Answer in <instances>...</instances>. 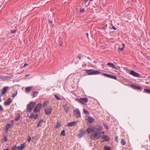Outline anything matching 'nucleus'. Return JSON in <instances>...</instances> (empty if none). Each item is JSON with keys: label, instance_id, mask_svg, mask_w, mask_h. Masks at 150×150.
Here are the masks:
<instances>
[{"label": "nucleus", "instance_id": "9b49d317", "mask_svg": "<svg viewBox=\"0 0 150 150\" xmlns=\"http://www.w3.org/2000/svg\"><path fill=\"white\" fill-rule=\"evenodd\" d=\"M77 121H73L67 123V126L69 127H72L76 125L77 124Z\"/></svg>", "mask_w": 150, "mask_h": 150}, {"label": "nucleus", "instance_id": "aec40b11", "mask_svg": "<svg viewBox=\"0 0 150 150\" xmlns=\"http://www.w3.org/2000/svg\"><path fill=\"white\" fill-rule=\"evenodd\" d=\"M125 46V45L124 43H122L120 45L119 47V49L121 51H122L124 49V47Z\"/></svg>", "mask_w": 150, "mask_h": 150}, {"label": "nucleus", "instance_id": "2f4dec72", "mask_svg": "<svg viewBox=\"0 0 150 150\" xmlns=\"http://www.w3.org/2000/svg\"><path fill=\"white\" fill-rule=\"evenodd\" d=\"M83 112L86 114H89V112L88 110H87L85 109H83Z\"/></svg>", "mask_w": 150, "mask_h": 150}, {"label": "nucleus", "instance_id": "7ed1b4c3", "mask_svg": "<svg viewBox=\"0 0 150 150\" xmlns=\"http://www.w3.org/2000/svg\"><path fill=\"white\" fill-rule=\"evenodd\" d=\"M35 105V103L33 102H30L28 104L26 108L27 112H31L32 108L34 107Z\"/></svg>", "mask_w": 150, "mask_h": 150}, {"label": "nucleus", "instance_id": "cd10ccee", "mask_svg": "<svg viewBox=\"0 0 150 150\" xmlns=\"http://www.w3.org/2000/svg\"><path fill=\"white\" fill-rule=\"evenodd\" d=\"M20 115H19L18 116L15 117V118L14 119V120L16 121H18L19 120L20 118Z\"/></svg>", "mask_w": 150, "mask_h": 150}, {"label": "nucleus", "instance_id": "13d9d810", "mask_svg": "<svg viewBox=\"0 0 150 150\" xmlns=\"http://www.w3.org/2000/svg\"><path fill=\"white\" fill-rule=\"evenodd\" d=\"M62 45V44H61L60 45V46H61Z\"/></svg>", "mask_w": 150, "mask_h": 150}, {"label": "nucleus", "instance_id": "f257e3e1", "mask_svg": "<svg viewBox=\"0 0 150 150\" xmlns=\"http://www.w3.org/2000/svg\"><path fill=\"white\" fill-rule=\"evenodd\" d=\"M102 128V126L99 125L96 126V130L92 133L90 136L91 138L94 140L99 139L101 137Z\"/></svg>", "mask_w": 150, "mask_h": 150}, {"label": "nucleus", "instance_id": "09e8293b", "mask_svg": "<svg viewBox=\"0 0 150 150\" xmlns=\"http://www.w3.org/2000/svg\"><path fill=\"white\" fill-rule=\"evenodd\" d=\"M3 150H10V149L9 148H7V149H4Z\"/></svg>", "mask_w": 150, "mask_h": 150}, {"label": "nucleus", "instance_id": "6e6552de", "mask_svg": "<svg viewBox=\"0 0 150 150\" xmlns=\"http://www.w3.org/2000/svg\"><path fill=\"white\" fill-rule=\"evenodd\" d=\"M129 74L133 76L138 78L140 77V74L139 73L135 72L133 70L130 71Z\"/></svg>", "mask_w": 150, "mask_h": 150}, {"label": "nucleus", "instance_id": "c85d7f7f", "mask_svg": "<svg viewBox=\"0 0 150 150\" xmlns=\"http://www.w3.org/2000/svg\"><path fill=\"white\" fill-rule=\"evenodd\" d=\"M38 93L37 91L33 92V97H35L38 94Z\"/></svg>", "mask_w": 150, "mask_h": 150}, {"label": "nucleus", "instance_id": "473e14b6", "mask_svg": "<svg viewBox=\"0 0 150 150\" xmlns=\"http://www.w3.org/2000/svg\"><path fill=\"white\" fill-rule=\"evenodd\" d=\"M11 150H17V148L16 146H14L12 147Z\"/></svg>", "mask_w": 150, "mask_h": 150}, {"label": "nucleus", "instance_id": "4c0bfd02", "mask_svg": "<svg viewBox=\"0 0 150 150\" xmlns=\"http://www.w3.org/2000/svg\"><path fill=\"white\" fill-rule=\"evenodd\" d=\"M79 10L80 12H82L83 13V12H84V9L83 8H80L79 9Z\"/></svg>", "mask_w": 150, "mask_h": 150}, {"label": "nucleus", "instance_id": "a19ab883", "mask_svg": "<svg viewBox=\"0 0 150 150\" xmlns=\"http://www.w3.org/2000/svg\"><path fill=\"white\" fill-rule=\"evenodd\" d=\"M3 108L2 107V106L0 105V112L1 111H3Z\"/></svg>", "mask_w": 150, "mask_h": 150}, {"label": "nucleus", "instance_id": "37998d69", "mask_svg": "<svg viewBox=\"0 0 150 150\" xmlns=\"http://www.w3.org/2000/svg\"><path fill=\"white\" fill-rule=\"evenodd\" d=\"M81 55L79 54L78 56V58L80 60L81 59Z\"/></svg>", "mask_w": 150, "mask_h": 150}, {"label": "nucleus", "instance_id": "c03bdc74", "mask_svg": "<svg viewBox=\"0 0 150 150\" xmlns=\"http://www.w3.org/2000/svg\"><path fill=\"white\" fill-rule=\"evenodd\" d=\"M4 139L5 141L6 142L8 140V139H7V137H6L5 136Z\"/></svg>", "mask_w": 150, "mask_h": 150}, {"label": "nucleus", "instance_id": "a878e982", "mask_svg": "<svg viewBox=\"0 0 150 150\" xmlns=\"http://www.w3.org/2000/svg\"><path fill=\"white\" fill-rule=\"evenodd\" d=\"M11 125L10 124H7L6 125V129L8 130L11 127Z\"/></svg>", "mask_w": 150, "mask_h": 150}, {"label": "nucleus", "instance_id": "a18cd8bd", "mask_svg": "<svg viewBox=\"0 0 150 150\" xmlns=\"http://www.w3.org/2000/svg\"><path fill=\"white\" fill-rule=\"evenodd\" d=\"M65 111L66 112H67V113H68V111H69V109L68 108H67H67H65Z\"/></svg>", "mask_w": 150, "mask_h": 150}, {"label": "nucleus", "instance_id": "dca6fc26", "mask_svg": "<svg viewBox=\"0 0 150 150\" xmlns=\"http://www.w3.org/2000/svg\"><path fill=\"white\" fill-rule=\"evenodd\" d=\"M33 86L28 87L25 88V91L27 93H28L31 90Z\"/></svg>", "mask_w": 150, "mask_h": 150}, {"label": "nucleus", "instance_id": "c9c22d12", "mask_svg": "<svg viewBox=\"0 0 150 150\" xmlns=\"http://www.w3.org/2000/svg\"><path fill=\"white\" fill-rule=\"evenodd\" d=\"M33 117L34 114L33 113H31L29 116V117L30 118H33Z\"/></svg>", "mask_w": 150, "mask_h": 150}, {"label": "nucleus", "instance_id": "6ab92c4d", "mask_svg": "<svg viewBox=\"0 0 150 150\" xmlns=\"http://www.w3.org/2000/svg\"><path fill=\"white\" fill-rule=\"evenodd\" d=\"M107 65L108 66H109L110 67H111L113 69H117L116 67L112 63H108Z\"/></svg>", "mask_w": 150, "mask_h": 150}, {"label": "nucleus", "instance_id": "e2e57ef3", "mask_svg": "<svg viewBox=\"0 0 150 150\" xmlns=\"http://www.w3.org/2000/svg\"><path fill=\"white\" fill-rule=\"evenodd\" d=\"M146 84H148V83L147 82H146Z\"/></svg>", "mask_w": 150, "mask_h": 150}, {"label": "nucleus", "instance_id": "0eeeda50", "mask_svg": "<svg viewBox=\"0 0 150 150\" xmlns=\"http://www.w3.org/2000/svg\"><path fill=\"white\" fill-rule=\"evenodd\" d=\"M52 108L50 106H49L45 110L44 112L47 115H49L52 113Z\"/></svg>", "mask_w": 150, "mask_h": 150}, {"label": "nucleus", "instance_id": "7c9ffc66", "mask_svg": "<svg viewBox=\"0 0 150 150\" xmlns=\"http://www.w3.org/2000/svg\"><path fill=\"white\" fill-rule=\"evenodd\" d=\"M61 135H63L64 136H65V131L64 130H63L61 132Z\"/></svg>", "mask_w": 150, "mask_h": 150}, {"label": "nucleus", "instance_id": "a211bd4d", "mask_svg": "<svg viewBox=\"0 0 150 150\" xmlns=\"http://www.w3.org/2000/svg\"><path fill=\"white\" fill-rule=\"evenodd\" d=\"M88 122L90 123H92L94 120V119L91 117H89L87 118Z\"/></svg>", "mask_w": 150, "mask_h": 150}, {"label": "nucleus", "instance_id": "8fccbe9b", "mask_svg": "<svg viewBox=\"0 0 150 150\" xmlns=\"http://www.w3.org/2000/svg\"><path fill=\"white\" fill-rule=\"evenodd\" d=\"M86 35L87 36V38H88V33H86Z\"/></svg>", "mask_w": 150, "mask_h": 150}, {"label": "nucleus", "instance_id": "5701e85b", "mask_svg": "<svg viewBox=\"0 0 150 150\" xmlns=\"http://www.w3.org/2000/svg\"><path fill=\"white\" fill-rule=\"evenodd\" d=\"M143 92L146 93H149L150 94V89H145L143 90Z\"/></svg>", "mask_w": 150, "mask_h": 150}, {"label": "nucleus", "instance_id": "e433bc0d", "mask_svg": "<svg viewBox=\"0 0 150 150\" xmlns=\"http://www.w3.org/2000/svg\"><path fill=\"white\" fill-rule=\"evenodd\" d=\"M47 102H44V104L43 105V107H45L47 106Z\"/></svg>", "mask_w": 150, "mask_h": 150}, {"label": "nucleus", "instance_id": "c756f323", "mask_svg": "<svg viewBox=\"0 0 150 150\" xmlns=\"http://www.w3.org/2000/svg\"><path fill=\"white\" fill-rule=\"evenodd\" d=\"M105 150H111V148L109 146H105L104 147Z\"/></svg>", "mask_w": 150, "mask_h": 150}, {"label": "nucleus", "instance_id": "39448f33", "mask_svg": "<svg viewBox=\"0 0 150 150\" xmlns=\"http://www.w3.org/2000/svg\"><path fill=\"white\" fill-rule=\"evenodd\" d=\"M74 114V116L78 118L81 117L80 112L78 109H76L73 111Z\"/></svg>", "mask_w": 150, "mask_h": 150}, {"label": "nucleus", "instance_id": "72a5a7b5", "mask_svg": "<svg viewBox=\"0 0 150 150\" xmlns=\"http://www.w3.org/2000/svg\"><path fill=\"white\" fill-rule=\"evenodd\" d=\"M54 96L55 98L57 100H61V99L60 98H59L57 95L55 94L54 95Z\"/></svg>", "mask_w": 150, "mask_h": 150}, {"label": "nucleus", "instance_id": "58836bf2", "mask_svg": "<svg viewBox=\"0 0 150 150\" xmlns=\"http://www.w3.org/2000/svg\"><path fill=\"white\" fill-rule=\"evenodd\" d=\"M16 30H11V33H15L16 32Z\"/></svg>", "mask_w": 150, "mask_h": 150}, {"label": "nucleus", "instance_id": "6e6d98bb", "mask_svg": "<svg viewBox=\"0 0 150 150\" xmlns=\"http://www.w3.org/2000/svg\"><path fill=\"white\" fill-rule=\"evenodd\" d=\"M29 76V75H25V76Z\"/></svg>", "mask_w": 150, "mask_h": 150}, {"label": "nucleus", "instance_id": "4be33fe9", "mask_svg": "<svg viewBox=\"0 0 150 150\" xmlns=\"http://www.w3.org/2000/svg\"><path fill=\"white\" fill-rule=\"evenodd\" d=\"M43 120H40L38 122V124L37 125V127H41V123L43 122Z\"/></svg>", "mask_w": 150, "mask_h": 150}, {"label": "nucleus", "instance_id": "f3484780", "mask_svg": "<svg viewBox=\"0 0 150 150\" xmlns=\"http://www.w3.org/2000/svg\"><path fill=\"white\" fill-rule=\"evenodd\" d=\"M25 146V144H21L20 146L18 147L17 148L19 150H22Z\"/></svg>", "mask_w": 150, "mask_h": 150}, {"label": "nucleus", "instance_id": "de8ad7c7", "mask_svg": "<svg viewBox=\"0 0 150 150\" xmlns=\"http://www.w3.org/2000/svg\"><path fill=\"white\" fill-rule=\"evenodd\" d=\"M28 64H27V63H25V64H24V66H23V67H25L26 66H28Z\"/></svg>", "mask_w": 150, "mask_h": 150}, {"label": "nucleus", "instance_id": "864d4df0", "mask_svg": "<svg viewBox=\"0 0 150 150\" xmlns=\"http://www.w3.org/2000/svg\"><path fill=\"white\" fill-rule=\"evenodd\" d=\"M1 97L0 96V102H1Z\"/></svg>", "mask_w": 150, "mask_h": 150}, {"label": "nucleus", "instance_id": "f03ea898", "mask_svg": "<svg viewBox=\"0 0 150 150\" xmlns=\"http://www.w3.org/2000/svg\"><path fill=\"white\" fill-rule=\"evenodd\" d=\"M86 71L88 75H97L100 74V72L99 71H97L93 69H85L84 70Z\"/></svg>", "mask_w": 150, "mask_h": 150}, {"label": "nucleus", "instance_id": "f704fd0d", "mask_svg": "<svg viewBox=\"0 0 150 150\" xmlns=\"http://www.w3.org/2000/svg\"><path fill=\"white\" fill-rule=\"evenodd\" d=\"M38 117V114H36L35 115H34V117L33 118L35 119H37Z\"/></svg>", "mask_w": 150, "mask_h": 150}, {"label": "nucleus", "instance_id": "2eb2a0df", "mask_svg": "<svg viewBox=\"0 0 150 150\" xmlns=\"http://www.w3.org/2000/svg\"><path fill=\"white\" fill-rule=\"evenodd\" d=\"M101 137L102 139H103L106 141H108L110 140V137L107 135H104L101 136Z\"/></svg>", "mask_w": 150, "mask_h": 150}, {"label": "nucleus", "instance_id": "1a4fd4ad", "mask_svg": "<svg viewBox=\"0 0 150 150\" xmlns=\"http://www.w3.org/2000/svg\"><path fill=\"white\" fill-rule=\"evenodd\" d=\"M96 126L95 127H89L86 130V131L88 133H91V132H93L96 130Z\"/></svg>", "mask_w": 150, "mask_h": 150}, {"label": "nucleus", "instance_id": "4d7b16f0", "mask_svg": "<svg viewBox=\"0 0 150 150\" xmlns=\"http://www.w3.org/2000/svg\"><path fill=\"white\" fill-rule=\"evenodd\" d=\"M146 150H150V149H147Z\"/></svg>", "mask_w": 150, "mask_h": 150}, {"label": "nucleus", "instance_id": "603ef678", "mask_svg": "<svg viewBox=\"0 0 150 150\" xmlns=\"http://www.w3.org/2000/svg\"><path fill=\"white\" fill-rule=\"evenodd\" d=\"M102 133V134H104V132H102V133Z\"/></svg>", "mask_w": 150, "mask_h": 150}, {"label": "nucleus", "instance_id": "5fc2aeb1", "mask_svg": "<svg viewBox=\"0 0 150 150\" xmlns=\"http://www.w3.org/2000/svg\"><path fill=\"white\" fill-rule=\"evenodd\" d=\"M93 1V0H89V1Z\"/></svg>", "mask_w": 150, "mask_h": 150}, {"label": "nucleus", "instance_id": "423d86ee", "mask_svg": "<svg viewBox=\"0 0 150 150\" xmlns=\"http://www.w3.org/2000/svg\"><path fill=\"white\" fill-rule=\"evenodd\" d=\"M42 106V105L41 103H38L35 107V108L33 111V112H39L40 111V109L41 108Z\"/></svg>", "mask_w": 150, "mask_h": 150}, {"label": "nucleus", "instance_id": "20e7f679", "mask_svg": "<svg viewBox=\"0 0 150 150\" xmlns=\"http://www.w3.org/2000/svg\"><path fill=\"white\" fill-rule=\"evenodd\" d=\"M75 100H78L81 104L85 105L88 102V100L87 98H76L75 99Z\"/></svg>", "mask_w": 150, "mask_h": 150}, {"label": "nucleus", "instance_id": "79ce46f5", "mask_svg": "<svg viewBox=\"0 0 150 150\" xmlns=\"http://www.w3.org/2000/svg\"><path fill=\"white\" fill-rule=\"evenodd\" d=\"M31 138L30 137H29L27 139V141L29 142H30L31 141Z\"/></svg>", "mask_w": 150, "mask_h": 150}, {"label": "nucleus", "instance_id": "ea45409f", "mask_svg": "<svg viewBox=\"0 0 150 150\" xmlns=\"http://www.w3.org/2000/svg\"><path fill=\"white\" fill-rule=\"evenodd\" d=\"M118 137L117 136H116L115 137V140L117 142H118Z\"/></svg>", "mask_w": 150, "mask_h": 150}, {"label": "nucleus", "instance_id": "4468645a", "mask_svg": "<svg viewBox=\"0 0 150 150\" xmlns=\"http://www.w3.org/2000/svg\"><path fill=\"white\" fill-rule=\"evenodd\" d=\"M9 87H4L3 88V89L2 90L1 92V93L2 95H5L7 90L8 89Z\"/></svg>", "mask_w": 150, "mask_h": 150}, {"label": "nucleus", "instance_id": "680f3d73", "mask_svg": "<svg viewBox=\"0 0 150 150\" xmlns=\"http://www.w3.org/2000/svg\"><path fill=\"white\" fill-rule=\"evenodd\" d=\"M106 128H107V129H108V127H106Z\"/></svg>", "mask_w": 150, "mask_h": 150}, {"label": "nucleus", "instance_id": "bb28decb", "mask_svg": "<svg viewBox=\"0 0 150 150\" xmlns=\"http://www.w3.org/2000/svg\"><path fill=\"white\" fill-rule=\"evenodd\" d=\"M18 93V92L17 91H16V92L14 93L13 94L12 97L13 98H15V97L17 95Z\"/></svg>", "mask_w": 150, "mask_h": 150}, {"label": "nucleus", "instance_id": "412c9836", "mask_svg": "<svg viewBox=\"0 0 150 150\" xmlns=\"http://www.w3.org/2000/svg\"><path fill=\"white\" fill-rule=\"evenodd\" d=\"M85 131H84V130H82L80 132V133L79 135V137H81L83 136V134H85Z\"/></svg>", "mask_w": 150, "mask_h": 150}, {"label": "nucleus", "instance_id": "49530a36", "mask_svg": "<svg viewBox=\"0 0 150 150\" xmlns=\"http://www.w3.org/2000/svg\"><path fill=\"white\" fill-rule=\"evenodd\" d=\"M112 28L113 30H116L117 28L116 27H115L114 26H112Z\"/></svg>", "mask_w": 150, "mask_h": 150}, {"label": "nucleus", "instance_id": "b1692460", "mask_svg": "<svg viewBox=\"0 0 150 150\" xmlns=\"http://www.w3.org/2000/svg\"><path fill=\"white\" fill-rule=\"evenodd\" d=\"M126 142L124 139H122L121 141V144L123 145H125L126 144Z\"/></svg>", "mask_w": 150, "mask_h": 150}, {"label": "nucleus", "instance_id": "052dcab7", "mask_svg": "<svg viewBox=\"0 0 150 150\" xmlns=\"http://www.w3.org/2000/svg\"><path fill=\"white\" fill-rule=\"evenodd\" d=\"M111 25H112V23H111Z\"/></svg>", "mask_w": 150, "mask_h": 150}, {"label": "nucleus", "instance_id": "ddd939ff", "mask_svg": "<svg viewBox=\"0 0 150 150\" xmlns=\"http://www.w3.org/2000/svg\"><path fill=\"white\" fill-rule=\"evenodd\" d=\"M130 86L132 88L136 90H139L142 88L141 87L133 84H131Z\"/></svg>", "mask_w": 150, "mask_h": 150}, {"label": "nucleus", "instance_id": "9d476101", "mask_svg": "<svg viewBox=\"0 0 150 150\" xmlns=\"http://www.w3.org/2000/svg\"><path fill=\"white\" fill-rule=\"evenodd\" d=\"M102 75L108 78H110L114 79L116 80L117 79L116 76L112 75L109 74H103Z\"/></svg>", "mask_w": 150, "mask_h": 150}, {"label": "nucleus", "instance_id": "bf43d9fd", "mask_svg": "<svg viewBox=\"0 0 150 150\" xmlns=\"http://www.w3.org/2000/svg\"><path fill=\"white\" fill-rule=\"evenodd\" d=\"M149 140H150V134L149 135Z\"/></svg>", "mask_w": 150, "mask_h": 150}, {"label": "nucleus", "instance_id": "393cba45", "mask_svg": "<svg viewBox=\"0 0 150 150\" xmlns=\"http://www.w3.org/2000/svg\"><path fill=\"white\" fill-rule=\"evenodd\" d=\"M61 126V124L60 122H57L56 125L55 127L56 128H59V127Z\"/></svg>", "mask_w": 150, "mask_h": 150}, {"label": "nucleus", "instance_id": "3c124183", "mask_svg": "<svg viewBox=\"0 0 150 150\" xmlns=\"http://www.w3.org/2000/svg\"><path fill=\"white\" fill-rule=\"evenodd\" d=\"M88 0H85V1L86 3H87Z\"/></svg>", "mask_w": 150, "mask_h": 150}, {"label": "nucleus", "instance_id": "f8f14e48", "mask_svg": "<svg viewBox=\"0 0 150 150\" xmlns=\"http://www.w3.org/2000/svg\"><path fill=\"white\" fill-rule=\"evenodd\" d=\"M12 101V100L11 98H8L6 101H5L4 103V104L6 106H8L10 105Z\"/></svg>", "mask_w": 150, "mask_h": 150}]
</instances>
